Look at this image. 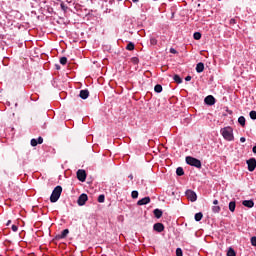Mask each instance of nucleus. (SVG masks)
Returning a JSON list of instances; mask_svg holds the SVG:
<instances>
[{
  "label": "nucleus",
  "mask_w": 256,
  "mask_h": 256,
  "mask_svg": "<svg viewBox=\"0 0 256 256\" xmlns=\"http://www.w3.org/2000/svg\"><path fill=\"white\" fill-rule=\"evenodd\" d=\"M220 133L226 141H234V139H235V136H233V128H231V127L222 128L220 130Z\"/></svg>",
  "instance_id": "f257e3e1"
},
{
  "label": "nucleus",
  "mask_w": 256,
  "mask_h": 256,
  "mask_svg": "<svg viewBox=\"0 0 256 256\" xmlns=\"http://www.w3.org/2000/svg\"><path fill=\"white\" fill-rule=\"evenodd\" d=\"M61 193H63V187L56 186L50 196L51 203H57V201H59V198L61 197Z\"/></svg>",
  "instance_id": "f03ea898"
},
{
  "label": "nucleus",
  "mask_w": 256,
  "mask_h": 256,
  "mask_svg": "<svg viewBox=\"0 0 256 256\" xmlns=\"http://www.w3.org/2000/svg\"><path fill=\"white\" fill-rule=\"evenodd\" d=\"M186 163H187V165H190L191 167H196V169H201V160H199L195 157L187 156Z\"/></svg>",
  "instance_id": "7ed1b4c3"
},
{
  "label": "nucleus",
  "mask_w": 256,
  "mask_h": 256,
  "mask_svg": "<svg viewBox=\"0 0 256 256\" xmlns=\"http://www.w3.org/2000/svg\"><path fill=\"white\" fill-rule=\"evenodd\" d=\"M78 181H81V183H85V180L87 179V172L83 169H79L76 173Z\"/></svg>",
  "instance_id": "20e7f679"
},
{
  "label": "nucleus",
  "mask_w": 256,
  "mask_h": 256,
  "mask_svg": "<svg viewBox=\"0 0 256 256\" xmlns=\"http://www.w3.org/2000/svg\"><path fill=\"white\" fill-rule=\"evenodd\" d=\"M186 197L192 203H195V201H197V193H195V191H193V190H187Z\"/></svg>",
  "instance_id": "39448f33"
},
{
  "label": "nucleus",
  "mask_w": 256,
  "mask_h": 256,
  "mask_svg": "<svg viewBox=\"0 0 256 256\" xmlns=\"http://www.w3.org/2000/svg\"><path fill=\"white\" fill-rule=\"evenodd\" d=\"M89 197L87 196V194L83 193L78 197L77 203L80 207H83V205H85V203H87Z\"/></svg>",
  "instance_id": "423d86ee"
},
{
  "label": "nucleus",
  "mask_w": 256,
  "mask_h": 256,
  "mask_svg": "<svg viewBox=\"0 0 256 256\" xmlns=\"http://www.w3.org/2000/svg\"><path fill=\"white\" fill-rule=\"evenodd\" d=\"M248 165V171L253 172L255 171L256 168V159L255 158H250L249 160L246 161Z\"/></svg>",
  "instance_id": "0eeeda50"
},
{
  "label": "nucleus",
  "mask_w": 256,
  "mask_h": 256,
  "mask_svg": "<svg viewBox=\"0 0 256 256\" xmlns=\"http://www.w3.org/2000/svg\"><path fill=\"white\" fill-rule=\"evenodd\" d=\"M154 231H157V233H163L165 231V226L163 223H155L153 226Z\"/></svg>",
  "instance_id": "6e6552de"
},
{
  "label": "nucleus",
  "mask_w": 256,
  "mask_h": 256,
  "mask_svg": "<svg viewBox=\"0 0 256 256\" xmlns=\"http://www.w3.org/2000/svg\"><path fill=\"white\" fill-rule=\"evenodd\" d=\"M148 203H151V198L149 196L147 197H144L142 199H140L138 202H137V205H148Z\"/></svg>",
  "instance_id": "1a4fd4ad"
},
{
  "label": "nucleus",
  "mask_w": 256,
  "mask_h": 256,
  "mask_svg": "<svg viewBox=\"0 0 256 256\" xmlns=\"http://www.w3.org/2000/svg\"><path fill=\"white\" fill-rule=\"evenodd\" d=\"M242 205H244V207H248V209H253V207H255V202H253V200H244Z\"/></svg>",
  "instance_id": "9d476101"
},
{
  "label": "nucleus",
  "mask_w": 256,
  "mask_h": 256,
  "mask_svg": "<svg viewBox=\"0 0 256 256\" xmlns=\"http://www.w3.org/2000/svg\"><path fill=\"white\" fill-rule=\"evenodd\" d=\"M204 103H206V105H213L215 103V97H213L212 95H208L204 99Z\"/></svg>",
  "instance_id": "9b49d317"
},
{
  "label": "nucleus",
  "mask_w": 256,
  "mask_h": 256,
  "mask_svg": "<svg viewBox=\"0 0 256 256\" xmlns=\"http://www.w3.org/2000/svg\"><path fill=\"white\" fill-rule=\"evenodd\" d=\"M203 71H205V64H203V62H199L196 65V72L197 73H203Z\"/></svg>",
  "instance_id": "f8f14e48"
},
{
  "label": "nucleus",
  "mask_w": 256,
  "mask_h": 256,
  "mask_svg": "<svg viewBox=\"0 0 256 256\" xmlns=\"http://www.w3.org/2000/svg\"><path fill=\"white\" fill-rule=\"evenodd\" d=\"M153 213L156 219H161V217H163V211L159 208L154 209Z\"/></svg>",
  "instance_id": "ddd939ff"
},
{
  "label": "nucleus",
  "mask_w": 256,
  "mask_h": 256,
  "mask_svg": "<svg viewBox=\"0 0 256 256\" xmlns=\"http://www.w3.org/2000/svg\"><path fill=\"white\" fill-rule=\"evenodd\" d=\"M79 97L81 99H88V97H89V90H87V89L81 90L80 94H79Z\"/></svg>",
  "instance_id": "4468645a"
},
{
  "label": "nucleus",
  "mask_w": 256,
  "mask_h": 256,
  "mask_svg": "<svg viewBox=\"0 0 256 256\" xmlns=\"http://www.w3.org/2000/svg\"><path fill=\"white\" fill-rule=\"evenodd\" d=\"M69 235V229H64L60 235H58V239H65Z\"/></svg>",
  "instance_id": "2eb2a0df"
},
{
  "label": "nucleus",
  "mask_w": 256,
  "mask_h": 256,
  "mask_svg": "<svg viewBox=\"0 0 256 256\" xmlns=\"http://www.w3.org/2000/svg\"><path fill=\"white\" fill-rule=\"evenodd\" d=\"M235 207H236L235 201H231L229 203V211H231V213H235Z\"/></svg>",
  "instance_id": "dca6fc26"
},
{
  "label": "nucleus",
  "mask_w": 256,
  "mask_h": 256,
  "mask_svg": "<svg viewBox=\"0 0 256 256\" xmlns=\"http://www.w3.org/2000/svg\"><path fill=\"white\" fill-rule=\"evenodd\" d=\"M176 174L178 175V177H182V175H185V171L183 170V168L178 167L176 169Z\"/></svg>",
  "instance_id": "f3484780"
},
{
  "label": "nucleus",
  "mask_w": 256,
  "mask_h": 256,
  "mask_svg": "<svg viewBox=\"0 0 256 256\" xmlns=\"http://www.w3.org/2000/svg\"><path fill=\"white\" fill-rule=\"evenodd\" d=\"M127 51H133L135 49V44L133 42H129L126 46Z\"/></svg>",
  "instance_id": "a211bd4d"
},
{
  "label": "nucleus",
  "mask_w": 256,
  "mask_h": 256,
  "mask_svg": "<svg viewBox=\"0 0 256 256\" xmlns=\"http://www.w3.org/2000/svg\"><path fill=\"white\" fill-rule=\"evenodd\" d=\"M227 256H237V253L232 247H230L227 251Z\"/></svg>",
  "instance_id": "6ab92c4d"
},
{
  "label": "nucleus",
  "mask_w": 256,
  "mask_h": 256,
  "mask_svg": "<svg viewBox=\"0 0 256 256\" xmlns=\"http://www.w3.org/2000/svg\"><path fill=\"white\" fill-rule=\"evenodd\" d=\"M154 91H155V93H161V91H163V86H161V84H157L154 87Z\"/></svg>",
  "instance_id": "aec40b11"
},
{
  "label": "nucleus",
  "mask_w": 256,
  "mask_h": 256,
  "mask_svg": "<svg viewBox=\"0 0 256 256\" xmlns=\"http://www.w3.org/2000/svg\"><path fill=\"white\" fill-rule=\"evenodd\" d=\"M194 219L195 221H201V219H203V213L201 212L196 213L194 216Z\"/></svg>",
  "instance_id": "412c9836"
},
{
  "label": "nucleus",
  "mask_w": 256,
  "mask_h": 256,
  "mask_svg": "<svg viewBox=\"0 0 256 256\" xmlns=\"http://www.w3.org/2000/svg\"><path fill=\"white\" fill-rule=\"evenodd\" d=\"M173 79H174L175 83H178V84L183 83V80L181 79V77L179 75H174Z\"/></svg>",
  "instance_id": "4be33fe9"
},
{
  "label": "nucleus",
  "mask_w": 256,
  "mask_h": 256,
  "mask_svg": "<svg viewBox=\"0 0 256 256\" xmlns=\"http://www.w3.org/2000/svg\"><path fill=\"white\" fill-rule=\"evenodd\" d=\"M238 123L242 126L245 127V118L243 116H240L238 118Z\"/></svg>",
  "instance_id": "5701e85b"
},
{
  "label": "nucleus",
  "mask_w": 256,
  "mask_h": 256,
  "mask_svg": "<svg viewBox=\"0 0 256 256\" xmlns=\"http://www.w3.org/2000/svg\"><path fill=\"white\" fill-rule=\"evenodd\" d=\"M193 38L196 40V41H199V39H201V33L200 32H195L193 34Z\"/></svg>",
  "instance_id": "b1692460"
},
{
  "label": "nucleus",
  "mask_w": 256,
  "mask_h": 256,
  "mask_svg": "<svg viewBox=\"0 0 256 256\" xmlns=\"http://www.w3.org/2000/svg\"><path fill=\"white\" fill-rule=\"evenodd\" d=\"M131 197L132 199H137V197H139V192L137 190L132 191Z\"/></svg>",
  "instance_id": "393cba45"
},
{
  "label": "nucleus",
  "mask_w": 256,
  "mask_h": 256,
  "mask_svg": "<svg viewBox=\"0 0 256 256\" xmlns=\"http://www.w3.org/2000/svg\"><path fill=\"white\" fill-rule=\"evenodd\" d=\"M98 203H105V195L101 194L98 196Z\"/></svg>",
  "instance_id": "a878e982"
},
{
  "label": "nucleus",
  "mask_w": 256,
  "mask_h": 256,
  "mask_svg": "<svg viewBox=\"0 0 256 256\" xmlns=\"http://www.w3.org/2000/svg\"><path fill=\"white\" fill-rule=\"evenodd\" d=\"M250 119L255 121V119H256V111L255 110L250 111Z\"/></svg>",
  "instance_id": "bb28decb"
},
{
  "label": "nucleus",
  "mask_w": 256,
  "mask_h": 256,
  "mask_svg": "<svg viewBox=\"0 0 256 256\" xmlns=\"http://www.w3.org/2000/svg\"><path fill=\"white\" fill-rule=\"evenodd\" d=\"M212 211H213L214 213H220L221 207H220V206H213V207H212Z\"/></svg>",
  "instance_id": "cd10ccee"
},
{
  "label": "nucleus",
  "mask_w": 256,
  "mask_h": 256,
  "mask_svg": "<svg viewBox=\"0 0 256 256\" xmlns=\"http://www.w3.org/2000/svg\"><path fill=\"white\" fill-rule=\"evenodd\" d=\"M60 64L61 65H67V57H61L60 58Z\"/></svg>",
  "instance_id": "c85d7f7f"
},
{
  "label": "nucleus",
  "mask_w": 256,
  "mask_h": 256,
  "mask_svg": "<svg viewBox=\"0 0 256 256\" xmlns=\"http://www.w3.org/2000/svg\"><path fill=\"white\" fill-rule=\"evenodd\" d=\"M176 256H183V250L181 248L176 249Z\"/></svg>",
  "instance_id": "c756f323"
},
{
  "label": "nucleus",
  "mask_w": 256,
  "mask_h": 256,
  "mask_svg": "<svg viewBox=\"0 0 256 256\" xmlns=\"http://www.w3.org/2000/svg\"><path fill=\"white\" fill-rule=\"evenodd\" d=\"M31 145H32V147H37V145H38L37 139L33 138L31 140Z\"/></svg>",
  "instance_id": "7c9ffc66"
},
{
  "label": "nucleus",
  "mask_w": 256,
  "mask_h": 256,
  "mask_svg": "<svg viewBox=\"0 0 256 256\" xmlns=\"http://www.w3.org/2000/svg\"><path fill=\"white\" fill-rule=\"evenodd\" d=\"M251 245H252L253 247H256V236H253V237L251 238Z\"/></svg>",
  "instance_id": "2f4dec72"
},
{
  "label": "nucleus",
  "mask_w": 256,
  "mask_h": 256,
  "mask_svg": "<svg viewBox=\"0 0 256 256\" xmlns=\"http://www.w3.org/2000/svg\"><path fill=\"white\" fill-rule=\"evenodd\" d=\"M11 229H12V231H14V233H17V231L19 230L17 225H12Z\"/></svg>",
  "instance_id": "473e14b6"
},
{
  "label": "nucleus",
  "mask_w": 256,
  "mask_h": 256,
  "mask_svg": "<svg viewBox=\"0 0 256 256\" xmlns=\"http://www.w3.org/2000/svg\"><path fill=\"white\" fill-rule=\"evenodd\" d=\"M38 145H41L43 143V137H38V139L36 140Z\"/></svg>",
  "instance_id": "72a5a7b5"
},
{
  "label": "nucleus",
  "mask_w": 256,
  "mask_h": 256,
  "mask_svg": "<svg viewBox=\"0 0 256 256\" xmlns=\"http://www.w3.org/2000/svg\"><path fill=\"white\" fill-rule=\"evenodd\" d=\"M60 7H61L62 11H67V6H65L64 3H61Z\"/></svg>",
  "instance_id": "f704fd0d"
},
{
  "label": "nucleus",
  "mask_w": 256,
  "mask_h": 256,
  "mask_svg": "<svg viewBox=\"0 0 256 256\" xmlns=\"http://www.w3.org/2000/svg\"><path fill=\"white\" fill-rule=\"evenodd\" d=\"M170 53H172L173 55H175L177 53V50H175V48H170Z\"/></svg>",
  "instance_id": "c9c22d12"
},
{
  "label": "nucleus",
  "mask_w": 256,
  "mask_h": 256,
  "mask_svg": "<svg viewBox=\"0 0 256 256\" xmlns=\"http://www.w3.org/2000/svg\"><path fill=\"white\" fill-rule=\"evenodd\" d=\"M132 61H133L134 63H139V58L134 57V58H132Z\"/></svg>",
  "instance_id": "e433bc0d"
},
{
  "label": "nucleus",
  "mask_w": 256,
  "mask_h": 256,
  "mask_svg": "<svg viewBox=\"0 0 256 256\" xmlns=\"http://www.w3.org/2000/svg\"><path fill=\"white\" fill-rule=\"evenodd\" d=\"M245 141H246L245 137H241V138H240V142H241V143H245Z\"/></svg>",
  "instance_id": "4c0bfd02"
},
{
  "label": "nucleus",
  "mask_w": 256,
  "mask_h": 256,
  "mask_svg": "<svg viewBox=\"0 0 256 256\" xmlns=\"http://www.w3.org/2000/svg\"><path fill=\"white\" fill-rule=\"evenodd\" d=\"M185 81H191V76H186Z\"/></svg>",
  "instance_id": "58836bf2"
},
{
  "label": "nucleus",
  "mask_w": 256,
  "mask_h": 256,
  "mask_svg": "<svg viewBox=\"0 0 256 256\" xmlns=\"http://www.w3.org/2000/svg\"><path fill=\"white\" fill-rule=\"evenodd\" d=\"M213 205H219V200H214Z\"/></svg>",
  "instance_id": "ea45409f"
},
{
  "label": "nucleus",
  "mask_w": 256,
  "mask_h": 256,
  "mask_svg": "<svg viewBox=\"0 0 256 256\" xmlns=\"http://www.w3.org/2000/svg\"><path fill=\"white\" fill-rule=\"evenodd\" d=\"M128 179H130L131 181H133V174H130V175L128 176Z\"/></svg>",
  "instance_id": "a19ab883"
},
{
  "label": "nucleus",
  "mask_w": 256,
  "mask_h": 256,
  "mask_svg": "<svg viewBox=\"0 0 256 256\" xmlns=\"http://www.w3.org/2000/svg\"><path fill=\"white\" fill-rule=\"evenodd\" d=\"M231 25L235 24V19L230 20Z\"/></svg>",
  "instance_id": "79ce46f5"
},
{
  "label": "nucleus",
  "mask_w": 256,
  "mask_h": 256,
  "mask_svg": "<svg viewBox=\"0 0 256 256\" xmlns=\"http://www.w3.org/2000/svg\"><path fill=\"white\" fill-rule=\"evenodd\" d=\"M252 151H253V153H255V155H256V146H254V147L252 148Z\"/></svg>",
  "instance_id": "37998d69"
},
{
  "label": "nucleus",
  "mask_w": 256,
  "mask_h": 256,
  "mask_svg": "<svg viewBox=\"0 0 256 256\" xmlns=\"http://www.w3.org/2000/svg\"><path fill=\"white\" fill-rule=\"evenodd\" d=\"M133 3H139V0H132Z\"/></svg>",
  "instance_id": "c03bdc74"
},
{
  "label": "nucleus",
  "mask_w": 256,
  "mask_h": 256,
  "mask_svg": "<svg viewBox=\"0 0 256 256\" xmlns=\"http://www.w3.org/2000/svg\"><path fill=\"white\" fill-rule=\"evenodd\" d=\"M56 69H61V67L59 65H56Z\"/></svg>",
  "instance_id": "a18cd8bd"
},
{
  "label": "nucleus",
  "mask_w": 256,
  "mask_h": 256,
  "mask_svg": "<svg viewBox=\"0 0 256 256\" xmlns=\"http://www.w3.org/2000/svg\"><path fill=\"white\" fill-rule=\"evenodd\" d=\"M9 224H11V220H9V221L7 222V225H9Z\"/></svg>",
  "instance_id": "49530a36"
},
{
  "label": "nucleus",
  "mask_w": 256,
  "mask_h": 256,
  "mask_svg": "<svg viewBox=\"0 0 256 256\" xmlns=\"http://www.w3.org/2000/svg\"><path fill=\"white\" fill-rule=\"evenodd\" d=\"M118 1H121V0H118Z\"/></svg>",
  "instance_id": "de8ad7c7"
}]
</instances>
